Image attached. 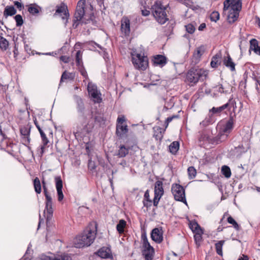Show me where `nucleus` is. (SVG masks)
I'll list each match as a JSON object with an SVG mask.
<instances>
[{"instance_id":"obj_45","label":"nucleus","mask_w":260,"mask_h":260,"mask_svg":"<svg viewBox=\"0 0 260 260\" xmlns=\"http://www.w3.org/2000/svg\"><path fill=\"white\" fill-rule=\"evenodd\" d=\"M88 168L91 170H94L96 168V165L94 162L91 160V158H90L88 160Z\"/></svg>"},{"instance_id":"obj_53","label":"nucleus","mask_w":260,"mask_h":260,"mask_svg":"<svg viewBox=\"0 0 260 260\" xmlns=\"http://www.w3.org/2000/svg\"><path fill=\"white\" fill-rule=\"evenodd\" d=\"M142 14L144 16H147L150 14V11L147 10H142Z\"/></svg>"},{"instance_id":"obj_35","label":"nucleus","mask_w":260,"mask_h":260,"mask_svg":"<svg viewBox=\"0 0 260 260\" xmlns=\"http://www.w3.org/2000/svg\"><path fill=\"white\" fill-rule=\"evenodd\" d=\"M128 148H126L124 145H121L118 150V155L121 157H124L128 154Z\"/></svg>"},{"instance_id":"obj_26","label":"nucleus","mask_w":260,"mask_h":260,"mask_svg":"<svg viewBox=\"0 0 260 260\" xmlns=\"http://www.w3.org/2000/svg\"><path fill=\"white\" fill-rule=\"evenodd\" d=\"M250 49L252 50L256 54L260 55V46L258 45L256 40L253 39L250 41Z\"/></svg>"},{"instance_id":"obj_58","label":"nucleus","mask_w":260,"mask_h":260,"mask_svg":"<svg viewBox=\"0 0 260 260\" xmlns=\"http://www.w3.org/2000/svg\"><path fill=\"white\" fill-rule=\"evenodd\" d=\"M174 117H177V116L169 117L167 118V119L166 120V122L168 123L170 122L172 120L173 118H174Z\"/></svg>"},{"instance_id":"obj_2","label":"nucleus","mask_w":260,"mask_h":260,"mask_svg":"<svg viewBox=\"0 0 260 260\" xmlns=\"http://www.w3.org/2000/svg\"><path fill=\"white\" fill-rule=\"evenodd\" d=\"M95 237V231L87 228L81 235L75 238L74 244L76 248L89 246L93 242Z\"/></svg>"},{"instance_id":"obj_34","label":"nucleus","mask_w":260,"mask_h":260,"mask_svg":"<svg viewBox=\"0 0 260 260\" xmlns=\"http://www.w3.org/2000/svg\"><path fill=\"white\" fill-rule=\"evenodd\" d=\"M34 185L35 191L37 193H40L41 192V185L39 179L36 177L34 180Z\"/></svg>"},{"instance_id":"obj_52","label":"nucleus","mask_w":260,"mask_h":260,"mask_svg":"<svg viewBox=\"0 0 260 260\" xmlns=\"http://www.w3.org/2000/svg\"><path fill=\"white\" fill-rule=\"evenodd\" d=\"M15 6L19 9L21 10L22 7V5L21 3H19V2L15 1L14 2Z\"/></svg>"},{"instance_id":"obj_56","label":"nucleus","mask_w":260,"mask_h":260,"mask_svg":"<svg viewBox=\"0 0 260 260\" xmlns=\"http://www.w3.org/2000/svg\"><path fill=\"white\" fill-rule=\"evenodd\" d=\"M205 27H206L205 23H203L200 24V25L199 26V27L198 28V29L199 30L201 31V30H203Z\"/></svg>"},{"instance_id":"obj_15","label":"nucleus","mask_w":260,"mask_h":260,"mask_svg":"<svg viewBox=\"0 0 260 260\" xmlns=\"http://www.w3.org/2000/svg\"><path fill=\"white\" fill-rule=\"evenodd\" d=\"M52 202V199L46 200V207L44 211V216L46 218V224L48 227L49 220L53 215Z\"/></svg>"},{"instance_id":"obj_30","label":"nucleus","mask_w":260,"mask_h":260,"mask_svg":"<svg viewBox=\"0 0 260 260\" xmlns=\"http://www.w3.org/2000/svg\"><path fill=\"white\" fill-rule=\"evenodd\" d=\"M179 148V143L177 141L172 142L169 146V150L172 154H175Z\"/></svg>"},{"instance_id":"obj_14","label":"nucleus","mask_w":260,"mask_h":260,"mask_svg":"<svg viewBox=\"0 0 260 260\" xmlns=\"http://www.w3.org/2000/svg\"><path fill=\"white\" fill-rule=\"evenodd\" d=\"M38 258L39 260H72L71 257L68 254L66 253H61L56 255L52 254L50 255L42 254L39 256Z\"/></svg>"},{"instance_id":"obj_63","label":"nucleus","mask_w":260,"mask_h":260,"mask_svg":"<svg viewBox=\"0 0 260 260\" xmlns=\"http://www.w3.org/2000/svg\"><path fill=\"white\" fill-rule=\"evenodd\" d=\"M256 22L257 23L258 26L260 27V19L259 18H257Z\"/></svg>"},{"instance_id":"obj_29","label":"nucleus","mask_w":260,"mask_h":260,"mask_svg":"<svg viewBox=\"0 0 260 260\" xmlns=\"http://www.w3.org/2000/svg\"><path fill=\"white\" fill-rule=\"evenodd\" d=\"M75 77V73H68L67 71H64L61 77L60 82L61 83L64 80L69 79L72 80Z\"/></svg>"},{"instance_id":"obj_9","label":"nucleus","mask_w":260,"mask_h":260,"mask_svg":"<svg viewBox=\"0 0 260 260\" xmlns=\"http://www.w3.org/2000/svg\"><path fill=\"white\" fill-rule=\"evenodd\" d=\"M172 192L175 200L187 205L185 198V189L178 184H173L171 187Z\"/></svg>"},{"instance_id":"obj_62","label":"nucleus","mask_w":260,"mask_h":260,"mask_svg":"<svg viewBox=\"0 0 260 260\" xmlns=\"http://www.w3.org/2000/svg\"><path fill=\"white\" fill-rule=\"evenodd\" d=\"M42 220H43V219H41V216H40V220H39V224H38V229H39V228L40 227V225H41V224L42 223Z\"/></svg>"},{"instance_id":"obj_49","label":"nucleus","mask_w":260,"mask_h":260,"mask_svg":"<svg viewBox=\"0 0 260 260\" xmlns=\"http://www.w3.org/2000/svg\"><path fill=\"white\" fill-rule=\"evenodd\" d=\"M43 190H44V194H45V196L46 198V200L52 199L51 196L49 195V193L47 191V188L46 187V186L45 185H43Z\"/></svg>"},{"instance_id":"obj_37","label":"nucleus","mask_w":260,"mask_h":260,"mask_svg":"<svg viewBox=\"0 0 260 260\" xmlns=\"http://www.w3.org/2000/svg\"><path fill=\"white\" fill-rule=\"evenodd\" d=\"M221 172L226 178H229L231 176V169L227 166H223L221 167Z\"/></svg>"},{"instance_id":"obj_39","label":"nucleus","mask_w":260,"mask_h":260,"mask_svg":"<svg viewBox=\"0 0 260 260\" xmlns=\"http://www.w3.org/2000/svg\"><path fill=\"white\" fill-rule=\"evenodd\" d=\"M8 46V42L3 37L0 36V48L6 50Z\"/></svg>"},{"instance_id":"obj_6","label":"nucleus","mask_w":260,"mask_h":260,"mask_svg":"<svg viewBox=\"0 0 260 260\" xmlns=\"http://www.w3.org/2000/svg\"><path fill=\"white\" fill-rule=\"evenodd\" d=\"M234 120L231 116L226 122L220 128L216 137L217 141L222 142L225 141L234 128Z\"/></svg>"},{"instance_id":"obj_32","label":"nucleus","mask_w":260,"mask_h":260,"mask_svg":"<svg viewBox=\"0 0 260 260\" xmlns=\"http://www.w3.org/2000/svg\"><path fill=\"white\" fill-rule=\"evenodd\" d=\"M224 240H221L215 244L216 252L218 255L221 256L222 255V246L224 243Z\"/></svg>"},{"instance_id":"obj_38","label":"nucleus","mask_w":260,"mask_h":260,"mask_svg":"<svg viewBox=\"0 0 260 260\" xmlns=\"http://www.w3.org/2000/svg\"><path fill=\"white\" fill-rule=\"evenodd\" d=\"M188 177L190 179L194 178L197 174L196 170L193 167H189L187 169Z\"/></svg>"},{"instance_id":"obj_59","label":"nucleus","mask_w":260,"mask_h":260,"mask_svg":"<svg viewBox=\"0 0 260 260\" xmlns=\"http://www.w3.org/2000/svg\"><path fill=\"white\" fill-rule=\"evenodd\" d=\"M42 54H44V55H56V53H54V52H48V53H42Z\"/></svg>"},{"instance_id":"obj_47","label":"nucleus","mask_w":260,"mask_h":260,"mask_svg":"<svg viewBox=\"0 0 260 260\" xmlns=\"http://www.w3.org/2000/svg\"><path fill=\"white\" fill-rule=\"evenodd\" d=\"M194 239L196 241V243L198 245H200V242L202 240V235H194Z\"/></svg>"},{"instance_id":"obj_27","label":"nucleus","mask_w":260,"mask_h":260,"mask_svg":"<svg viewBox=\"0 0 260 260\" xmlns=\"http://www.w3.org/2000/svg\"><path fill=\"white\" fill-rule=\"evenodd\" d=\"M17 12L16 10L13 6H7L4 12V15L5 17L8 16H13Z\"/></svg>"},{"instance_id":"obj_16","label":"nucleus","mask_w":260,"mask_h":260,"mask_svg":"<svg viewBox=\"0 0 260 260\" xmlns=\"http://www.w3.org/2000/svg\"><path fill=\"white\" fill-rule=\"evenodd\" d=\"M55 14H60L62 19L65 20L64 23H67L68 18L69 17V13L68 11L67 6L66 5L61 4L60 6H57Z\"/></svg>"},{"instance_id":"obj_1","label":"nucleus","mask_w":260,"mask_h":260,"mask_svg":"<svg viewBox=\"0 0 260 260\" xmlns=\"http://www.w3.org/2000/svg\"><path fill=\"white\" fill-rule=\"evenodd\" d=\"M241 7V0H226L224 2V10H229L227 19L230 23H233L238 19Z\"/></svg>"},{"instance_id":"obj_4","label":"nucleus","mask_w":260,"mask_h":260,"mask_svg":"<svg viewBox=\"0 0 260 260\" xmlns=\"http://www.w3.org/2000/svg\"><path fill=\"white\" fill-rule=\"evenodd\" d=\"M167 9V6H164L160 1L156 2L152 6V14L155 20L160 24H164L169 20Z\"/></svg>"},{"instance_id":"obj_54","label":"nucleus","mask_w":260,"mask_h":260,"mask_svg":"<svg viewBox=\"0 0 260 260\" xmlns=\"http://www.w3.org/2000/svg\"><path fill=\"white\" fill-rule=\"evenodd\" d=\"M143 200H150L149 199V194L148 190H147L144 194V199Z\"/></svg>"},{"instance_id":"obj_60","label":"nucleus","mask_w":260,"mask_h":260,"mask_svg":"<svg viewBox=\"0 0 260 260\" xmlns=\"http://www.w3.org/2000/svg\"><path fill=\"white\" fill-rule=\"evenodd\" d=\"M39 132H40V135H41V138L43 137H44L46 136V135L45 134V133L43 132V131H42V129H40L39 130Z\"/></svg>"},{"instance_id":"obj_17","label":"nucleus","mask_w":260,"mask_h":260,"mask_svg":"<svg viewBox=\"0 0 260 260\" xmlns=\"http://www.w3.org/2000/svg\"><path fill=\"white\" fill-rule=\"evenodd\" d=\"M55 187L57 190L58 200L61 201L63 200L64 196L62 193V181L60 176H57L55 178Z\"/></svg>"},{"instance_id":"obj_64","label":"nucleus","mask_w":260,"mask_h":260,"mask_svg":"<svg viewBox=\"0 0 260 260\" xmlns=\"http://www.w3.org/2000/svg\"><path fill=\"white\" fill-rule=\"evenodd\" d=\"M258 250H260V240L258 241Z\"/></svg>"},{"instance_id":"obj_50","label":"nucleus","mask_w":260,"mask_h":260,"mask_svg":"<svg viewBox=\"0 0 260 260\" xmlns=\"http://www.w3.org/2000/svg\"><path fill=\"white\" fill-rule=\"evenodd\" d=\"M143 205L144 207H146V208H149L150 206H151L152 205V201L151 200H143Z\"/></svg>"},{"instance_id":"obj_5","label":"nucleus","mask_w":260,"mask_h":260,"mask_svg":"<svg viewBox=\"0 0 260 260\" xmlns=\"http://www.w3.org/2000/svg\"><path fill=\"white\" fill-rule=\"evenodd\" d=\"M131 54L132 62L135 68L140 70H145L148 66V60L144 53L139 52L136 49H132Z\"/></svg>"},{"instance_id":"obj_55","label":"nucleus","mask_w":260,"mask_h":260,"mask_svg":"<svg viewBox=\"0 0 260 260\" xmlns=\"http://www.w3.org/2000/svg\"><path fill=\"white\" fill-rule=\"evenodd\" d=\"M99 164L102 166L103 167H104V162L103 161V159H102L101 157H97Z\"/></svg>"},{"instance_id":"obj_8","label":"nucleus","mask_w":260,"mask_h":260,"mask_svg":"<svg viewBox=\"0 0 260 260\" xmlns=\"http://www.w3.org/2000/svg\"><path fill=\"white\" fill-rule=\"evenodd\" d=\"M126 118L123 115H119L116 121V134L120 139L126 136L128 131V126L125 123Z\"/></svg>"},{"instance_id":"obj_46","label":"nucleus","mask_w":260,"mask_h":260,"mask_svg":"<svg viewBox=\"0 0 260 260\" xmlns=\"http://www.w3.org/2000/svg\"><path fill=\"white\" fill-rule=\"evenodd\" d=\"M41 139H42V143H43V145L41 146V149H42V151H43V149H44V147L49 143V141L46 136L42 137Z\"/></svg>"},{"instance_id":"obj_48","label":"nucleus","mask_w":260,"mask_h":260,"mask_svg":"<svg viewBox=\"0 0 260 260\" xmlns=\"http://www.w3.org/2000/svg\"><path fill=\"white\" fill-rule=\"evenodd\" d=\"M215 91H217L220 93L226 92V91L224 90V87L222 85L220 84L214 87Z\"/></svg>"},{"instance_id":"obj_3","label":"nucleus","mask_w":260,"mask_h":260,"mask_svg":"<svg viewBox=\"0 0 260 260\" xmlns=\"http://www.w3.org/2000/svg\"><path fill=\"white\" fill-rule=\"evenodd\" d=\"M73 98L77 105V111L81 114L80 118L81 121H84V126L92 124L94 121L93 112L90 110H85L84 104L81 98L77 95H74Z\"/></svg>"},{"instance_id":"obj_42","label":"nucleus","mask_w":260,"mask_h":260,"mask_svg":"<svg viewBox=\"0 0 260 260\" xmlns=\"http://www.w3.org/2000/svg\"><path fill=\"white\" fill-rule=\"evenodd\" d=\"M210 19L212 21L216 22L219 19V14L217 11L213 12L210 15Z\"/></svg>"},{"instance_id":"obj_41","label":"nucleus","mask_w":260,"mask_h":260,"mask_svg":"<svg viewBox=\"0 0 260 260\" xmlns=\"http://www.w3.org/2000/svg\"><path fill=\"white\" fill-rule=\"evenodd\" d=\"M227 220L229 223L233 224V225L235 229H236L237 230H239V226L238 224L232 217H231V216L229 217L228 218Z\"/></svg>"},{"instance_id":"obj_18","label":"nucleus","mask_w":260,"mask_h":260,"mask_svg":"<svg viewBox=\"0 0 260 260\" xmlns=\"http://www.w3.org/2000/svg\"><path fill=\"white\" fill-rule=\"evenodd\" d=\"M162 231L158 228L154 229L151 233V237L152 240L156 243H160L163 240Z\"/></svg>"},{"instance_id":"obj_33","label":"nucleus","mask_w":260,"mask_h":260,"mask_svg":"<svg viewBox=\"0 0 260 260\" xmlns=\"http://www.w3.org/2000/svg\"><path fill=\"white\" fill-rule=\"evenodd\" d=\"M126 225V221L123 219H121L116 226V229L119 234L124 232V229Z\"/></svg>"},{"instance_id":"obj_44","label":"nucleus","mask_w":260,"mask_h":260,"mask_svg":"<svg viewBox=\"0 0 260 260\" xmlns=\"http://www.w3.org/2000/svg\"><path fill=\"white\" fill-rule=\"evenodd\" d=\"M79 70L81 73V74L83 76V77L85 79V80H88V76L87 73L86 71V70L84 69L83 66L82 67H80V68H78Z\"/></svg>"},{"instance_id":"obj_28","label":"nucleus","mask_w":260,"mask_h":260,"mask_svg":"<svg viewBox=\"0 0 260 260\" xmlns=\"http://www.w3.org/2000/svg\"><path fill=\"white\" fill-rule=\"evenodd\" d=\"M221 55L219 53H217L212 58L210 64L212 68H216L218 64H220V59L221 58Z\"/></svg>"},{"instance_id":"obj_12","label":"nucleus","mask_w":260,"mask_h":260,"mask_svg":"<svg viewBox=\"0 0 260 260\" xmlns=\"http://www.w3.org/2000/svg\"><path fill=\"white\" fill-rule=\"evenodd\" d=\"M163 183L161 181L158 180L155 183L154 198L153 199V205L157 206L158 202L164 194Z\"/></svg>"},{"instance_id":"obj_51","label":"nucleus","mask_w":260,"mask_h":260,"mask_svg":"<svg viewBox=\"0 0 260 260\" xmlns=\"http://www.w3.org/2000/svg\"><path fill=\"white\" fill-rule=\"evenodd\" d=\"M60 59L64 63H68L69 61V57L67 56H61Z\"/></svg>"},{"instance_id":"obj_11","label":"nucleus","mask_w":260,"mask_h":260,"mask_svg":"<svg viewBox=\"0 0 260 260\" xmlns=\"http://www.w3.org/2000/svg\"><path fill=\"white\" fill-rule=\"evenodd\" d=\"M144 250L143 255L145 260H152L154 254V249L150 245L146 236L142 237Z\"/></svg>"},{"instance_id":"obj_36","label":"nucleus","mask_w":260,"mask_h":260,"mask_svg":"<svg viewBox=\"0 0 260 260\" xmlns=\"http://www.w3.org/2000/svg\"><path fill=\"white\" fill-rule=\"evenodd\" d=\"M229 106V104L226 103L219 107H213L211 110L210 112H211L213 114L215 113H220L224 109H226Z\"/></svg>"},{"instance_id":"obj_40","label":"nucleus","mask_w":260,"mask_h":260,"mask_svg":"<svg viewBox=\"0 0 260 260\" xmlns=\"http://www.w3.org/2000/svg\"><path fill=\"white\" fill-rule=\"evenodd\" d=\"M14 18H15V20L16 22L17 26H21L23 24V20L22 16L20 15H19V14L16 15L14 17Z\"/></svg>"},{"instance_id":"obj_21","label":"nucleus","mask_w":260,"mask_h":260,"mask_svg":"<svg viewBox=\"0 0 260 260\" xmlns=\"http://www.w3.org/2000/svg\"><path fill=\"white\" fill-rule=\"evenodd\" d=\"M153 62L155 66L162 67L167 63V58L162 55H157L154 57Z\"/></svg>"},{"instance_id":"obj_43","label":"nucleus","mask_w":260,"mask_h":260,"mask_svg":"<svg viewBox=\"0 0 260 260\" xmlns=\"http://www.w3.org/2000/svg\"><path fill=\"white\" fill-rule=\"evenodd\" d=\"M186 30L187 32L192 34L195 30V27L192 24H188L185 25Z\"/></svg>"},{"instance_id":"obj_23","label":"nucleus","mask_w":260,"mask_h":260,"mask_svg":"<svg viewBox=\"0 0 260 260\" xmlns=\"http://www.w3.org/2000/svg\"><path fill=\"white\" fill-rule=\"evenodd\" d=\"M204 52V48L202 46L198 47L194 51L192 56V61L195 64L197 63L200 60V58Z\"/></svg>"},{"instance_id":"obj_25","label":"nucleus","mask_w":260,"mask_h":260,"mask_svg":"<svg viewBox=\"0 0 260 260\" xmlns=\"http://www.w3.org/2000/svg\"><path fill=\"white\" fill-rule=\"evenodd\" d=\"M223 62L224 65L229 68L231 71H234L235 70V63L233 61L232 59L229 54L226 57L224 58Z\"/></svg>"},{"instance_id":"obj_22","label":"nucleus","mask_w":260,"mask_h":260,"mask_svg":"<svg viewBox=\"0 0 260 260\" xmlns=\"http://www.w3.org/2000/svg\"><path fill=\"white\" fill-rule=\"evenodd\" d=\"M27 7L28 12L32 15H37L42 10L41 7L35 3L29 4Z\"/></svg>"},{"instance_id":"obj_10","label":"nucleus","mask_w":260,"mask_h":260,"mask_svg":"<svg viewBox=\"0 0 260 260\" xmlns=\"http://www.w3.org/2000/svg\"><path fill=\"white\" fill-rule=\"evenodd\" d=\"M87 91L91 100L94 103L99 104L102 102V94L95 84L89 82L87 85Z\"/></svg>"},{"instance_id":"obj_7","label":"nucleus","mask_w":260,"mask_h":260,"mask_svg":"<svg viewBox=\"0 0 260 260\" xmlns=\"http://www.w3.org/2000/svg\"><path fill=\"white\" fill-rule=\"evenodd\" d=\"M207 76V72L202 69H192L188 71L186 75V79L190 83L196 84L200 80H203Z\"/></svg>"},{"instance_id":"obj_13","label":"nucleus","mask_w":260,"mask_h":260,"mask_svg":"<svg viewBox=\"0 0 260 260\" xmlns=\"http://www.w3.org/2000/svg\"><path fill=\"white\" fill-rule=\"evenodd\" d=\"M87 9L85 0H80L77 5L75 17L77 21L81 20L84 16Z\"/></svg>"},{"instance_id":"obj_20","label":"nucleus","mask_w":260,"mask_h":260,"mask_svg":"<svg viewBox=\"0 0 260 260\" xmlns=\"http://www.w3.org/2000/svg\"><path fill=\"white\" fill-rule=\"evenodd\" d=\"M121 29L125 35L127 36L130 32L129 20L127 18H123L121 20Z\"/></svg>"},{"instance_id":"obj_61","label":"nucleus","mask_w":260,"mask_h":260,"mask_svg":"<svg viewBox=\"0 0 260 260\" xmlns=\"http://www.w3.org/2000/svg\"><path fill=\"white\" fill-rule=\"evenodd\" d=\"M35 124L36 127H37L38 131L40 129H41V128L40 127L39 125L38 124V123L36 121H35Z\"/></svg>"},{"instance_id":"obj_31","label":"nucleus","mask_w":260,"mask_h":260,"mask_svg":"<svg viewBox=\"0 0 260 260\" xmlns=\"http://www.w3.org/2000/svg\"><path fill=\"white\" fill-rule=\"evenodd\" d=\"M76 64L78 68H80V67H82V66H83L82 62V54L80 50H78L76 52Z\"/></svg>"},{"instance_id":"obj_57","label":"nucleus","mask_w":260,"mask_h":260,"mask_svg":"<svg viewBox=\"0 0 260 260\" xmlns=\"http://www.w3.org/2000/svg\"><path fill=\"white\" fill-rule=\"evenodd\" d=\"M238 260H248V257L246 255H243L242 256L239 258Z\"/></svg>"},{"instance_id":"obj_24","label":"nucleus","mask_w":260,"mask_h":260,"mask_svg":"<svg viewBox=\"0 0 260 260\" xmlns=\"http://www.w3.org/2000/svg\"><path fill=\"white\" fill-rule=\"evenodd\" d=\"M97 254L103 258H109L111 256V251L108 248L103 247L98 251Z\"/></svg>"},{"instance_id":"obj_19","label":"nucleus","mask_w":260,"mask_h":260,"mask_svg":"<svg viewBox=\"0 0 260 260\" xmlns=\"http://www.w3.org/2000/svg\"><path fill=\"white\" fill-rule=\"evenodd\" d=\"M189 227L192 232L197 235H203V230L195 220H192L189 222Z\"/></svg>"}]
</instances>
